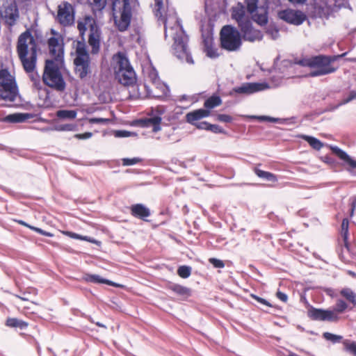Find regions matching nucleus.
<instances>
[{"label": "nucleus", "mask_w": 356, "mask_h": 356, "mask_svg": "<svg viewBox=\"0 0 356 356\" xmlns=\"http://www.w3.org/2000/svg\"><path fill=\"white\" fill-rule=\"evenodd\" d=\"M51 33L52 36L48 39L47 43L49 54L53 58L45 60L42 81L44 85L62 92L66 88V83L60 71L65 65L63 38L54 29H51Z\"/></svg>", "instance_id": "1"}, {"label": "nucleus", "mask_w": 356, "mask_h": 356, "mask_svg": "<svg viewBox=\"0 0 356 356\" xmlns=\"http://www.w3.org/2000/svg\"><path fill=\"white\" fill-rule=\"evenodd\" d=\"M232 18L237 22L241 38L244 40L253 42L262 39V33L253 27L246 9L241 3H238L232 8Z\"/></svg>", "instance_id": "2"}, {"label": "nucleus", "mask_w": 356, "mask_h": 356, "mask_svg": "<svg viewBox=\"0 0 356 356\" xmlns=\"http://www.w3.org/2000/svg\"><path fill=\"white\" fill-rule=\"evenodd\" d=\"M155 16L159 20H161L164 24V38L168 40V31L170 33L172 40V54L178 58V17H165L163 15V0H154Z\"/></svg>", "instance_id": "3"}, {"label": "nucleus", "mask_w": 356, "mask_h": 356, "mask_svg": "<svg viewBox=\"0 0 356 356\" xmlns=\"http://www.w3.org/2000/svg\"><path fill=\"white\" fill-rule=\"evenodd\" d=\"M220 44L229 51L238 50L242 44L239 31L231 25L224 26L220 31Z\"/></svg>", "instance_id": "4"}, {"label": "nucleus", "mask_w": 356, "mask_h": 356, "mask_svg": "<svg viewBox=\"0 0 356 356\" xmlns=\"http://www.w3.org/2000/svg\"><path fill=\"white\" fill-rule=\"evenodd\" d=\"M334 58L318 56L307 60L305 65L314 68L310 72L312 76H321L332 73L336 70V68L330 65L331 62L334 60Z\"/></svg>", "instance_id": "5"}, {"label": "nucleus", "mask_w": 356, "mask_h": 356, "mask_svg": "<svg viewBox=\"0 0 356 356\" xmlns=\"http://www.w3.org/2000/svg\"><path fill=\"white\" fill-rule=\"evenodd\" d=\"M31 56L28 57L29 54V44H27L26 51L25 54L22 51V49H18L17 54L20 61L22 63L24 70L27 73L33 72L36 67L37 63V52L38 44L34 37H31Z\"/></svg>", "instance_id": "6"}, {"label": "nucleus", "mask_w": 356, "mask_h": 356, "mask_svg": "<svg viewBox=\"0 0 356 356\" xmlns=\"http://www.w3.org/2000/svg\"><path fill=\"white\" fill-rule=\"evenodd\" d=\"M246 2L253 19L259 25L266 24L268 17L265 0H246Z\"/></svg>", "instance_id": "7"}, {"label": "nucleus", "mask_w": 356, "mask_h": 356, "mask_svg": "<svg viewBox=\"0 0 356 356\" xmlns=\"http://www.w3.org/2000/svg\"><path fill=\"white\" fill-rule=\"evenodd\" d=\"M57 19L60 25L69 26L74 23L75 10L74 8L67 1H64L63 7H58Z\"/></svg>", "instance_id": "8"}, {"label": "nucleus", "mask_w": 356, "mask_h": 356, "mask_svg": "<svg viewBox=\"0 0 356 356\" xmlns=\"http://www.w3.org/2000/svg\"><path fill=\"white\" fill-rule=\"evenodd\" d=\"M7 5L4 6V11L0 10V17L5 21V24L9 26H13L19 18V10L16 0L7 1Z\"/></svg>", "instance_id": "9"}, {"label": "nucleus", "mask_w": 356, "mask_h": 356, "mask_svg": "<svg viewBox=\"0 0 356 356\" xmlns=\"http://www.w3.org/2000/svg\"><path fill=\"white\" fill-rule=\"evenodd\" d=\"M102 30L97 25L96 20L90 24V33L88 35V44L91 47V54H97L101 48Z\"/></svg>", "instance_id": "10"}, {"label": "nucleus", "mask_w": 356, "mask_h": 356, "mask_svg": "<svg viewBox=\"0 0 356 356\" xmlns=\"http://www.w3.org/2000/svg\"><path fill=\"white\" fill-rule=\"evenodd\" d=\"M74 71L79 74V77L83 80L91 74V59L90 56L75 57L74 59Z\"/></svg>", "instance_id": "11"}, {"label": "nucleus", "mask_w": 356, "mask_h": 356, "mask_svg": "<svg viewBox=\"0 0 356 356\" xmlns=\"http://www.w3.org/2000/svg\"><path fill=\"white\" fill-rule=\"evenodd\" d=\"M278 17L287 23L293 25H300L306 19V16L302 12L293 9L280 11Z\"/></svg>", "instance_id": "12"}, {"label": "nucleus", "mask_w": 356, "mask_h": 356, "mask_svg": "<svg viewBox=\"0 0 356 356\" xmlns=\"http://www.w3.org/2000/svg\"><path fill=\"white\" fill-rule=\"evenodd\" d=\"M20 97L16 80L7 84L0 85V99L13 102L16 97Z\"/></svg>", "instance_id": "13"}, {"label": "nucleus", "mask_w": 356, "mask_h": 356, "mask_svg": "<svg viewBox=\"0 0 356 356\" xmlns=\"http://www.w3.org/2000/svg\"><path fill=\"white\" fill-rule=\"evenodd\" d=\"M81 280L88 283L99 284H106L108 286H114L115 288L124 289V285L115 282L111 280L104 278L97 274L85 273Z\"/></svg>", "instance_id": "14"}, {"label": "nucleus", "mask_w": 356, "mask_h": 356, "mask_svg": "<svg viewBox=\"0 0 356 356\" xmlns=\"http://www.w3.org/2000/svg\"><path fill=\"white\" fill-rule=\"evenodd\" d=\"M309 316L319 321H337L339 316L334 310H323L320 309H312L309 311Z\"/></svg>", "instance_id": "15"}, {"label": "nucleus", "mask_w": 356, "mask_h": 356, "mask_svg": "<svg viewBox=\"0 0 356 356\" xmlns=\"http://www.w3.org/2000/svg\"><path fill=\"white\" fill-rule=\"evenodd\" d=\"M113 59L116 61V65L114 67L115 76H119V73L124 70L133 68L127 54L124 52L118 51L114 55Z\"/></svg>", "instance_id": "16"}, {"label": "nucleus", "mask_w": 356, "mask_h": 356, "mask_svg": "<svg viewBox=\"0 0 356 356\" xmlns=\"http://www.w3.org/2000/svg\"><path fill=\"white\" fill-rule=\"evenodd\" d=\"M130 211L132 216L145 222L149 221L147 218L151 215V211L144 204L137 203L132 204L130 207Z\"/></svg>", "instance_id": "17"}, {"label": "nucleus", "mask_w": 356, "mask_h": 356, "mask_svg": "<svg viewBox=\"0 0 356 356\" xmlns=\"http://www.w3.org/2000/svg\"><path fill=\"white\" fill-rule=\"evenodd\" d=\"M41 112L38 113H15L4 117L3 122L8 123H21L27 121L31 118L40 116Z\"/></svg>", "instance_id": "18"}, {"label": "nucleus", "mask_w": 356, "mask_h": 356, "mask_svg": "<svg viewBox=\"0 0 356 356\" xmlns=\"http://www.w3.org/2000/svg\"><path fill=\"white\" fill-rule=\"evenodd\" d=\"M118 82L125 86H133L136 83V74L134 70L127 69L119 73V76H115Z\"/></svg>", "instance_id": "19"}, {"label": "nucleus", "mask_w": 356, "mask_h": 356, "mask_svg": "<svg viewBox=\"0 0 356 356\" xmlns=\"http://www.w3.org/2000/svg\"><path fill=\"white\" fill-rule=\"evenodd\" d=\"M188 37L183 30L179 29V47H181V55L179 54V58L185 59L189 64H193V60L188 51L187 42Z\"/></svg>", "instance_id": "20"}, {"label": "nucleus", "mask_w": 356, "mask_h": 356, "mask_svg": "<svg viewBox=\"0 0 356 356\" xmlns=\"http://www.w3.org/2000/svg\"><path fill=\"white\" fill-rule=\"evenodd\" d=\"M37 26L38 22L37 19H35L31 24V28L26 29V30L19 36L17 44V51L18 49H22V51L25 54L28 44L27 40L29 39L30 41H31V37H33L32 35V31L34 27Z\"/></svg>", "instance_id": "21"}, {"label": "nucleus", "mask_w": 356, "mask_h": 356, "mask_svg": "<svg viewBox=\"0 0 356 356\" xmlns=\"http://www.w3.org/2000/svg\"><path fill=\"white\" fill-rule=\"evenodd\" d=\"M268 88H269V86L265 83H248L236 88V92L238 93L252 94Z\"/></svg>", "instance_id": "22"}, {"label": "nucleus", "mask_w": 356, "mask_h": 356, "mask_svg": "<svg viewBox=\"0 0 356 356\" xmlns=\"http://www.w3.org/2000/svg\"><path fill=\"white\" fill-rule=\"evenodd\" d=\"M113 13L114 24L117 27L118 30L120 32H124L128 30L130 26L132 15H128L125 13H120V19Z\"/></svg>", "instance_id": "23"}, {"label": "nucleus", "mask_w": 356, "mask_h": 356, "mask_svg": "<svg viewBox=\"0 0 356 356\" xmlns=\"http://www.w3.org/2000/svg\"><path fill=\"white\" fill-rule=\"evenodd\" d=\"M332 152L337 155L340 159L343 161L348 165V170H353L356 169V160L352 159L346 152L335 146L330 147Z\"/></svg>", "instance_id": "24"}, {"label": "nucleus", "mask_w": 356, "mask_h": 356, "mask_svg": "<svg viewBox=\"0 0 356 356\" xmlns=\"http://www.w3.org/2000/svg\"><path fill=\"white\" fill-rule=\"evenodd\" d=\"M164 113V110L155 109L151 108V111L149 113V118L153 123L152 131L156 133L161 129V123L162 121L161 115Z\"/></svg>", "instance_id": "25"}, {"label": "nucleus", "mask_w": 356, "mask_h": 356, "mask_svg": "<svg viewBox=\"0 0 356 356\" xmlns=\"http://www.w3.org/2000/svg\"><path fill=\"white\" fill-rule=\"evenodd\" d=\"M111 10L113 13L116 11L117 5L122 3V7L120 9L121 13L132 15L131 4L138 3V0H111Z\"/></svg>", "instance_id": "26"}, {"label": "nucleus", "mask_w": 356, "mask_h": 356, "mask_svg": "<svg viewBox=\"0 0 356 356\" xmlns=\"http://www.w3.org/2000/svg\"><path fill=\"white\" fill-rule=\"evenodd\" d=\"M153 84L155 85L156 88L159 90L161 93L154 95L152 98L158 100H164L170 95V90L169 86L161 79Z\"/></svg>", "instance_id": "27"}, {"label": "nucleus", "mask_w": 356, "mask_h": 356, "mask_svg": "<svg viewBox=\"0 0 356 356\" xmlns=\"http://www.w3.org/2000/svg\"><path fill=\"white\" fill-rule=\"evenodd\" d=\"M211 112L207 109H197L186 115V120L191 124H194L195 121L210 115Z\"/></svg>", "instance_id": "28"}, {"label": "nucleus", "mask_w": 356, "mask_h": 356, "mask_svg": "<svg viewBox=\"0 0 356 356\" xmlns=\"http://www.w3.org/2000/svg\"><path fill=\"white\" fill-rule=\"evenodd\" d=\"M5 325L9 327L18 328L21 330H26L29 326V323L26 321L17 318H8Z\"/></svg>", "instance_id": "29"}, {"label": "nucleus", "mask_w": 356, "mask_h": 356, "mask_svg": "<svg viewBox=\"0 0 356 356\" xmlns=\"http://www.w3.org/2000/svg\"><path fill=\"white\" fill-rule=\"evenodd\" d=\"M204 51L208 57L216 58L219 56L217 49L213 46V39L211 37L207 38L204 40Z\"/></svg>", "instance_id": "30"}, {"label": "nucleus", "mask_w": 356, "mask_h": 356, "mask_svg": "<svg viewBox=\"0 0 356 356\" xmlns=\"http://www.w3.org/2000/svg\"><path fill=\"white\" fill-rule=\"evenodd\" d=\"M76 110L60 109L56 112V116L60 120H74L76 118Z\"/></svg>", "instance_id": "31"}, {"label": "nucleus", "mask_w": 356, "mask_h": 356, "mask_svg": "<svg viewBox=\"0 0 356 356\" xmlns=\"http://www.w3.org/2000/svg\"><path fill=\"white\" fill-rule=\"evenodd\" d=\"M90 56V54L88 51L86 40L80 39L77 40L76 47V57L79 56Z\"/></svg>", "instance_id": "32"}, {"label": "nucleus", "mask_w": 356, "mask_h": 356, "mask_svg": "<svg viewBox=\"0 0 356 356\" xmlns=\"http://www.w3.org/2000/svg\"><path fill=\"white\" fill-rule=\"evenodd\" d=\"M300 137L306 140L315 149L319 150L323 146V143L314 137L307 135H301Z\"/></svg>", "instance_id": "33"}, {"label": "nucleus", "mask_w": 356, "mask_h": 356, "mask_svg": "<svg viewBox=\"0 0 356 356\" xmlns=\"http://www.w3.org/2000/svg\"><path fill=\"white\" fill-rule=\"evenodd\" d=\"M15 80V76H11L8 69L5 68L0 70V85L7 84Z\"/></svg>", "instance_id": "34"}, {"label": "nucleus", "mask_w": 356, "mask_h": 356, "mask_svg": "<svg viewBox=\"0 0 356 356\" xmlns=\"http://www.w3.org/2000/svg\"><path fill=\"white\" fill-rule=\"evenodd\" d=\"M341 295L344 297L348 301L356 305V293L348 288L343 289L340 291Z\"/></svg>", "instance_id": "35"}, {"label": "nucleus", "mask_w": 356, "mask_h": 356, "mask_svg": "<svg viewBox=\"0 0 356 356\" xmlns=\"http://www.w3.org/2000/svg\"><path fill=\"white\" fill-rule=\"evenodd\" d=\"M222 104L221 99L218 96H212L204 102V106L208 109L213 108Z\"/></svg>", "instance_id": "36"}, {"label": "nucleus", "mask_w": 356, "mask_h": 356, "mask_svg": "<svg viewBox=\"0 0 356 356\" xmlns=\"http://www.w3.org/2000/svg\"><path fill=\"white\" fill-rule=\"evenodd\" d=\"M54 129L57 131H76L78 126L76 124H55Z\"/></svg>", "instance_id": "37"}, {"label": "nucleus", "mask_w": 356, "mask_h": 356, "mask_svg": "<svg viewBox=\"0 0 356 356\" xmlns=\"http://www.w3.org/2000/svg\"><path fill=\"white\" fill-rule=\"evenodd\" d=\"M134 124L143 128H149L151 127L153 128V123L149 117L137 119L134 121Z\"/></svg>", "instance_id": "38"}, {"label": "nucleus", "mask_w": 356, "mask_h": 356, "mask_svg": "<svg viewBox=\"0 0 356 356\" xmlns=\"http://www.w3.org/2000/svg\"><path fill=\"white\" fill-rule=\"evenodd\" d=\"M93 19L92 17L90 15H87L84 17L83 20H78L77 29L79 31H87V24L90 23Z\"/></svg>", "instance_id": "39"}, {"label": "nucleus", "mask_w": 356, "mask_h": 356, "mask_svg": "<svg viewBox=\"0 0 356 356\" xmlns=\"http://www.w3.org/2000/svg\"><path fill=\"white\" fill-rule=\"evenodd\" d=\"M255 172L258 177L264 178L269 181L275 182L277 181L276 177L270 172L261 170H256Z\"/></svg>", "instance_id": "40"}, {"label": "nucleus", "mask_w": 356, "mask_h": 356, "mask_svg": "<svg viewBox=\"0 0 356 356\" xmlns=\"http://www.w3.org/2000/svg\"><path fill=\"white\" fill-rule=\"evenodd\" d=\"M113 135L115 138H128L131 136H136L137 134L127 130L120 129L115 130L113 131Z\"/></svg>", "instance_id": "41"}, {"label": "nucleus", "mask_w": 356, "mask_h": 356, "mask_svg": "<svg viewBox=\"0 0 356 356\" xmlns=\"http://www.w3.org/2000/svg\"><path fill=\"white\" fill-rule=\"evenodd\" d=\"M90 124H108L112 122V120L110 118H86Z\"/></svg>", "instance_id": "42"}, {"label": "nucleus", "mask_w": 356, "mask_h": 356, "mask_svg": "<svg viewBox=\"0 0 356 356\" xmlns=\"http://www.w3.org/2000/svg\"><path fill=\"white\" fill-rule=\"evenodd\" d=\"M348 308V305L342 300L339 299L334 307V312L337 314L343 313Z\"/></svg>", "instance_id": "43"}, {"label": "nucleus", "mask_w": 356, "mask_h": 356, "mask_svg": "<svg viewBox=\"0 0 356 356\" xmlns=\"http://www.w3.org/2000/svg\"><path fill=\"white\" fill-rule=\"evenodd\" d=\"M143 159L140 157H134V158H123L122 159V165L124 166H130L137 164L139 162H141Z\"/></svg>", "instance_id": "44"}, {"label": "nucleus", "mask_w": 356, "mask_h": 356, "mask_svg": "<svg viewBox=\"0 0 356 356\" xmlns=\"http://www.w3.org/2000/svg\"><path fill=\"white\" fill-rule=\"evenodd\" d=\"M191 289L179 286V300H187L191 296Z\"/></svg>", "instance_id": "45"}, {"label": "nucleus", "mask_w": 356, "mask_h": 356, "mask_svg": "<svg viewBox=\"0 0 356 356\" xmlns=\"http://www.w3.org/2000/svg\"><path fill=\"white\" fill-rule=\"evenodd\" d=\"M191 274V268L188 266H179V277L183 278L188 277Z\"/></svg>", "instance_id": "46"}, {"label": "nucleus", "mask_w": 356, "mask_h": 356, "mask_svg": "<svg viewBox=\"0 0 356 356\" xmlns=\"http://www.w3.org/2000/svg\"><path fill=\"white\" fill-rule=\"evenodd\" d=\"M343 345L345 346V349L353 354V355L356 356V343L355 342H349V341H344Z\"/></svg>", "instance_id": "47"}, {"label": "nucleus", "mask_w": 356, "mask_h": 356, "mask_svg": "<svg viewBox=\"0 0 356 356\" xmlns=\"http://www.w3.org/2000/svg\"><path fill=\"white\" fill-rule=\"evenodd\" d=\"M75 164H78V165H86V166H91V165H102V163H106L105 161H102V160H97L94 162H92V161H87L85 163H83L82 161H75L73 162Z\"/></svg>", "instance_id": "48"}, {"label": "nucleus", "mask_w": 356, "mask_h": 356, "mask_svg": "<svg viewBox=\"0 0 356 356\" xmlns=\"http://www.w3.org/2000/svg\"><path fill=\"white\" fill-rule=\"evenodd\" d=\"M149 77L153 83L160 80L159 72L154 67H152V69L149 71Z\"/></svg>", "instance_id": "49"}, {"label": "nucleus", "mask_w": 356, "mask_h": 356, "mask_svg": "<svg viewBox=\"0 0 356 356\" xmlns=\"http://www.w3.org/2000/svg\"><path fill=\"white\" fill-rule=\"evenodd\" d=\"M91 5L98 10H102L105 8L106 0H92Z\"/></svg>", "instance_id": "50"}, {"label": "nucleus", "mask_w": 356, "mask_h": 356, "mask_svg": "<svg viewBox=\"0 0 356 356\" xmlns=\"http://www.w3.org/2000/svg\"><path fill=\"white\" fill-rule=\"evenodd\" d=\"M323 337L327 340L332 341V342H337L341 339V336L336 335L330 332H325L323 334Z\"/></svg>", "instance_id": "51"}, {"label": "nucleus", "mask_w": 356, "mask_h": 356, "mask_svg": "<svg viewBox=\"0 0 356 356\" xmlns=\"http://www.w3.org/2000/svg\"><path fill=\"white\" fill-rule=\"evenodd\" d=\"M81 241H88L89 243L97 245L100 247L102 245V242L99 240L95 239V238L88 236H83L81 235Z\"/></svg>", "instance_id": "52"}, {"label": "nucleus", "mask_w": 356, "mask_h": 356, "mask_svg": "<svg viewBox=\"0 0 356 356\" xmlns=\"http://www.w3.org/2000/svg\"><path fill=\"white\" fill-rule=\"evenodd\" d=\"M267 33L270 35L271 38L273 40L277 39L279 37V31L278 29H277L273 26H270L268 28Z\"/></svg>", "instance_id": "53"}, {"label": "nucleus", "mask_w": 356, "mask_h": 356, "mask_svg": "<svg viewBox=\"0 0 356 356\" xmlns=\"http://www.w3.org/2000/svg\"><path fill=\"white\" fill-rule=\"evenodd\" d=\"M92 133L90 131H86L83 134H76L74 136V137L79 140H86L90 138L92 136Z\"/></svg>", "instance_id": "54"}, {"label": "nucleus", "mask_w": 356, "mask_h": 356, "mask_svg": "<svg viewBox=\"0 0 356 356\" xmlns=\"http://www.w3.org/2000/svg\"><path fill=\"white\" fill-rule=\"evenodd\" d=\"M63 233L64 235H65L71 238H73V239L81 240V234L71 232V231H64Z\"/></svg>", "instance_id": "55"}, {"label": "nucleus", "mask_w": 356, "mask_h": 356, "mask_svg": "<svg viewBox=\"0 0 356 356\" xmlns=\"http://www.w3.org/2000/svg\"><path fill=\"white\" fill-rule=\"evenodd\" d=\"M209 262L216 268H223L225 266L222 261L215 258L209 259Z\"/></svg>", "instance_id": "56"}, {"label": "nucleus", "mask_w": 356, "mask_h": 356, "mask_svg": "<svg viewBox=\"0 0 356 356\" xmlns=\"http://www.w3.org/2000/svg\"><path fill=\"white\" fill-rule=\"evenodd\" d=\"M218 120L222 122H230L232 121V118L230 115L225 114H219L217 115Z\"/></svg>", "instance_id": "57"}, {"label": "nucleus", "mask_w": 356, "mask_h": 356, "mask_svg": "<svg viewBox=\"0 0 356 356\" xmlns=\"http://www.w3.org/2000/svg\"><path fill=\"white\" fill-rule=\"evenodd\" d=\"M348 230V219L344 218L343 220L342 224H341V232H342V234H343L344 237L346 236Z\"/></svg>", "instance_id": "58"}, {"label": "nucleus", "mask_w": 356, "mask_h": 356, "mask_svg": "<svg viewBox=\"0 0 356 356\" xmlns=\"http://www.w3.org/2000/svg\"><path fill=\"white\" fill-rule=\"evenodd\" d=\"M197 128L200 129H206V130H209V124L206 122H200V123H195L194 124Z\"/></svg>", "instance_id": "59"}, {"label": "nucleus", "mask_w": 356, "mask_h": 356, "mask_svg": "<svg viewBox=\"0 0 356 356\" xmlns=\"http://www.w3.org/2000/svg\"><path fill=\"white\" fill-rule=\"evenodd\" d=\"M209 130L214 132V133H221L222 132L221 128L218 126V125H216V124H209Z\"/></svg>", "instance_id": "60"}, {"label": "nucleus", "mask_w": 356, "mask_h": 356, "mask_svg": "<svg viewBox=\"0 0 356 356\" xmlns=\"http://www.w3.org/2000/svg\"><path fill=\"white\" fill-rule=\"evenodd\" d=\"M276 296L277 298H279L280 300L284 302H286L288 300V296H286V294L281 291H277L276 293Z\"/></svg>", "instance_id": "61"}, {"label": "nucleus", "mask_w": 356, "mask_h": 356, "mask_svg": "<svg viewBox=\"0 0 356 356\" xmlns=\"http://www.w3.org/2000/svg\"><path fill=\"white\" fill-rule=\"evenodd\" d=\"M251 296H252L253 298H254L255 300H257L258 302H259L260 303H261V304L266 305L269 306V307H270V306H271V305H270V303H269V302H268L265 299H263V298H259V297H258V296H255V295H253V294H252V295H251Z\"/></svg>", "instance_id": "62"}, {"label": "nucleus", "mask_w": 356, "mask_h": 356, "mask_svg": "<svg viewBox=\"0 0 356 356\" xmlns=\"http://www.w3.org/2000/svg\"><path fill=\"white\" fill-rule=\"evenodd\" d=\"M355 99H356V91H353L350 93L348 97L343 101V104H346Z\"/></svg>", "instance_id": "63"}, {"label": "nucleus", "mask_w": 356, "mask_h": 356, "mask_svg": "<svg viewBox=\"0 0 356 356\" xmlns=\"http://www.w3.org/2000/svg\"><path fill=\"white\" fill-rule=\"evenodd\" d=\"M144 87L145 88L146 97H149V98H150V97L152 98V96L154 95L152 94V90L150 89L149 86H147V84H145Z\"/></svg>", "instance_id": "64"}]
</instances>
